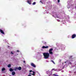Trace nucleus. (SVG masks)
I'll return each mask as SVG.
<instances>
[{
  "instance_id": "obj_1",
  "label": "nucleus",
  "mask_w": 76,
  "mask_h": 76,
  "mask_svg": "<svg viewBox=\"0 0 76 76\" xmlns=\"http://www.w3.org/2000/svg\"><path fill=\"white\" fill-rule=\"evenodd\" d=\"M43 55L44 56V58L45 59L48 58V53H43Z\"/></svg>"
},
{
  "instance_id": "obj_2",
  "label": "nucleus",
  "mask_w": 76,
  "mask_h": 76,
  "mask_svg": "<svg viewBox=\"0 0 76 76\" xmlns=\"http://www.w3.org/2000/svg\"><path fill=\"white\" fill-rule=\"evenodd\" d=\"M53 50V49H50L49 50V52L50 54H53V53L52 52V51Z\"/></svg>"
},
{
  "instance_id": "obj_3",
  "label": "nucleus",
  "mask_w": 76,
  "mask_h": 76,
  "mask_svg": "<svg viewBox=\"0 0 76 76\" xmlns=\"http://www.w3.org/2000/svg\"><path fill=\"white\" fill-rule=\"evenodd\" d=\"M31 66H32V67H36V65H35L34 63H31Z\"/></svg>"
},
{
  "instance_id": "obj_4",
  "label": "nucleus",
  "mask_w": 76,
  "mask_h": 76,
  "mask_svg": "<svg viewBox=\"0 0 76 76\" xmlns=\"http://www.w3.org/2000/svg\"><path fill=\"white\" fill-rule=\"evenodd\" d=\"M0 32L2 34H4V32L1 29H0Z\"/></svg>"
},
{
  "instance_id": "obj_5",
  "label": "nucleus",
  "mask_w": 76,
  "mask_h": 76,
  "mask_svg": "<svg viewBox=\"0 0 76 76\" xmlns=\"http://www.w3.org/2000/svg\"><path fill=\"white\" fill-rule=\"evenodd\" d=\"M33 73L32 74L31 73H29V75H33V76H35V72L33 71Z\"/></svg>"
},
{
  "instance_id": "obj_6",
  "label": "nucleus",
  "mask_w": 76,
  "mask_h": 76,
  "mask_svg": "<svg viewBox=\"0 0 76 76\" xmlns=\"http://www.w3.org/2000/svg\"><path fill=\"white\" fill-rule=\"evenodd\" d=\"M28 3L30 5L31 4V1H27Z\"/></svg>"
},
{
  "instance_id": "obj_7",
  "label": "nucleus",
  "mask_w": 76,
  "mask_h": 76,
  "mask_svg": "<svg viewBox=\"0 0 76 76\" xmlns=\"http://www.w3.org/2000/svg\"><path fill=\"white\" fill-rule=\"evenodd\" d=\"M76 34H73L72 36V38H74L76 37Z\"/></svg>"
},
{
  "instance_id": "obj_8",
  "label": "nucleus",
  "mask_w": 76,
  "mask_h": 76,
  "mask_svg": "<svg viewBox=\"0 0 76 76\" xmlns=\"http://www.w3.org/2000/svg\"><path fill=\"white\" fill-rule=\"evenodd\" d=\"M42 48H48V46H43L42 47Z\"/></svg>"
},
{
  "instance_id": "obj_9",
  "label": "nucleus",
  "mask_w": 76,
  "mask_h": 76,
  "mask_svg": "<svg viewBox=\"0 0 76 76\" xmlns=\"http://www.w3.org/2000/svg\"><path fill=\"white\" fill-rule=\"evenodd\" d=\"M18 69L19 70H21V69H22V68H21V67L19 66L18 68Z\"/></svg>"
},
{
  "instance_id": "obj_10",
  "label": "nucleus",
  "mask_w": 76,
  "mask_h": 76,
  "mask_svg": "<svg viewBox=\"0 0 76 76\" xmlns=\"http://www.w3.org/2000/svg\"><path fill=\"white\" fill-rule=\"evenodd\" d=\"M10 72H12V71H13V70L12 68H10Z\"/></svg>"
},
{
  "instance_id": "obj_11",
  "label": "nucleus",
  "mask_w": 76,
  "mask_h": 76,
  "mask_svg": "<svg viewBox=\"0 0 76 76\" xmlns=\"http://www.w3.org/2000/svg\"><path fill=\"white\" fill-rule=\"evenodd\" d=\"M12 75H15V72H12Z\"/></svg>"
},
{
  "instance_id": "obj_12",
  "label": "nucleus",
  "mask_w": 76,
  "mask_h": 76,
  "mask_svg": "<svg viewBox=\"0 0 76 76\" xmlns=\"http://www.w3.org/2000/svg\"><path fill=\"white\" fill-rule=\"evenodd\" d=\"M18 69V68L15 67L14 68V70H16Z\"/></svg>"
},
{
  "instance_id": "obj_13",
  "label": "nucleus",
  "mask_w": 76,
  "mask_h": 76,
  "mask_svg": "<svg viewBox=\"0 0 76 76\" xmlns=\"http://www.w3.org/2000/svg\"><path fill=\"white\" fill-rule=\"evenodd\" d=\"M5 70V68H3L2 69V71H4Z\"/></svg>"
},
{
  "instance_id": "obj_14",
  "label": "nucleus",
  "mask_w": 76,
  "mask_h": 76,
  "mask_svg": "<svg viewBox=\"0 0 76 76\" xmlns=\"http://www.w3.org/2000/svg\"><path fill=\"white\" fill-rule=\"evenodd\" d=\"M8 67H11V65L10 64L8 65Z\"/></svg>"
},
{
  "instance_id": "obj_15",
  "label": "nucleus",
  "mask_w": 76,
  "mask_h": 76,
  "mask_svg": "<svg viewBox=\"0 0 76 76\" xmlns=\"http://www.w3.org/2000/svg\"><path fill=\"white\" fill-rule=\"evenodd\" d=\"M36 4V2H34L33 4H32L33 5H35Z\"/></svg>"
},
{
  "instance_id": "obj_16",
  "label": "nucleus",
  "mask_w": 76,
  "mask_h": 76,
  "mask_svg": "<svg viewBox=\"0 0 76 76\" xmlns=\"http://www.w3.org/2000/svg\"><path fill=\"white\" fill-rule=\"evenodd\" d=\"M53 76H58V75H56V74H53Z\"/></svg>"
},
{
  "instance_id": "obj_17",
  "label": "nucleus",
  "mask_w": 76,
  "mask_h": 76,
  "mask_svg": "<svg viewBox=\"0 0 76 76\" xmlns=\"http://www.w3.org/2000/svg\"><path fill=\"white\" fill-rule=\"evenodd\" d=\"M29 72H30V73H31V72H33V71H32V70H30Z\"/></svg>"
},
{
  "instance_id": "obj_18",
  "label": "nucleus",
  "mask_w": 76,
  "mask_h": 76,
  "mask_svg": "<svg viewBox=\"0 0 76 76\" xmlns=\"http://www.w3.org/2000/svg\"><path fill=\"white\" fill-rule=\"evenodd\" d=\"M11 54H13V52H11Z\"/></svg>"
},
{
  "instance_id": "obj_19",
  "label": "nucleus",
  "mask_w": 76,
  "mask_h": 76,
  "mask_svg": "<svg viewBox=\"0 0 76 76\" xmlns=\"http://www.w3.org/2000/svg\"><path fill=\"white\" fill-rule=\"evenodd\" d=\"M50 56V54L48 53V57H49Z\"/></svg>"
},
{
  "instance_id": "obj_20",
  "label": "nucleus",
  "mask_w": 76,
  "mask_h": 76,
  "mask_svg": "<svg viewBox=\"0 0 76 76\" xmlns=\"http://www.w3.org/2000/svg\"><path fill=\"white\" fill-rule=\"evenodd\" d=\"M40 3H42V1H40Z\"/></svg>"
},
{
  "instance_id": "obj_21",
  "label": "nucleus",
  "mask_w": 76,
  "mask_h": 76,
  "mask_svg": "<svg viewBox=\"0 0 76 76\" xmlns=\"http://www.w3.org/2000/svg\"><path fill=\"white\" fill-rule=\"evenodd\" d=\"M52 61V62L54 63V64H55V63L54 62V61Z\"/></svg>"
},
{
  "instance_id": "obj_22",
  "label": "nucleus",
  "mask_w": 76,
  "mask_h": 76,
  "mask_svg": "<svg viewBox=\"0 0 76 76\" xmlns=\"http://www.w3.org/2000/svg\"><path fill=\"white\" fill-rule=\"evenodd\" d=\"M52 75V73H51V72H50V75Z\"/></svg>"
},
{
  "instance_id": "obj_23",
  "label": "nucleus",
  "mask_w": 76,
  "mask_h": 76,
  "mask_svg": "<svg viewBox=\"0 0 76 76\" xmlns=\"http://www.w3.org/2000/svg\"><path fill=\"white\" fill-rule=\"evenodd\" d=\"M53 70H55V69H52V71H53Z\"/></svg>"
},
{
  "instance_id": "obj_24",
  "label": "nucleus",
  "mask_w": 76,
  "mask_h": 76,
  "mask_svg": "<svg viewBox=\"0 0 76 76\" xmlns=\"http://www.w3.org/2000/svg\"><path fill=\"white\" fill-rule=\"evenodd\" d=\"M23 63H25V61H23Z\"/></svg>"
},
{
  "instance_id": "obj_25",
  "label": "nucleus",
  "mask_w": 76,
  "mask_h": 76,
  "mask_svg": "<svg viewBox=\"0 0 76 76\" xmlns=\"http://www.w3.org/2000/svg\"><path fill=\"white\" fill-rule=\"evenodd\" d=\"M61 60H59V62H61Z\"/></svg>"
},
{
  "instance_id": "obj_26",
  "label": "nucleus",
  "mask_w": 76,
  "mask_h": 76,
  "mask_svg": "<svg viewBox=\"0 0 76 76\" xmlns=\"http://www.w3.org/2000/svg\"><path fill=\"white\" fill-rule=\"evenodd\" d=\"M17 52H18H18H19V50H17Z\"/></svg>"
},
{
  "instance_id": "obj_27",
  "label": "nucleus",
  "mask_w": 76,
  "mask_h": 76,
  "mask_svg": "<svg viewBox=\"0 0 76 76\" xmlns=\"http://www.w3.org/2000/svg\"><path fill=\"white\" fill-rule=\"evenodd\" d=\"M69 63H70V64H72V63L71 62H69Z\"/></svg>"
},
{
  "instance_id": "obj_28",
  "label": "nucleus",
  "mask_w": 76,
  "mask_h": 76,
  "mask_svg": "<svg viewBox=\"0 0 76 76\" xmlns=\"http://www.w3.org/2000/svg\"><path fill=\"white\" fill-rule=\"evenodd\" d=\"M58 3H59V2H60V0H58Z\"/></svg>"
},
{
  "instance_id": "obj_29",
  "label": "nucleus",
  "mask_w": 76,
  "mask_h": 76,
  "mask_svg": "<svg viewBox=\"0 0 76 76\" xmlns=\"http://www.w3.org/2000/svg\"><path fill=\"white\" fill-rule=\"evenodd\" d=\"M46 44V42H45V43H44V44Z\"/></svg>"
},
{
  "instance_id": "obj_30",
  "label": "nucleus",
  "mask_w": 76,
  "mask_h": 76,
  "mask_svg": "<svg viewBox=\"0 0 76 76\" xmlns=\"http://www.w3.org/2000/svg\"><path fill=\"white\" fill-rule=\"evenodd\" d=\"M28 76H31V75H28Z\"/></svg>"
},
{
  "instance_id": "obj_31",
  "label": "nucleus",
  "mask_w": 76,
  "mask_h": 76,
  "mask_svg": "<svg viewBox=\"0 0 76 76\" xmlns=\"http://www.w3.org/2000/svg\"><path fill=\"white\" fill-rule=\"evenodd\" d=\"M58 22H60V20H58Z\"/></svg>"
},
{
  "instance_id": "obj_32",
  "label": "nucleus",
  "mask_w": 76,
  "mask_h": 76,
  "mask_svg": "<svg viewBox=\"0 0 76 76\" xmlns=\"http://www.w3.org/2000/svg\"><path fill=\"white\" fill-rule=\"evenodd\" d=\"M65 63H66V62H65Z\"/></svg>"
},
{
  "instance_id": "obj_33",
  "label": "nucleus",
  "mask_w": 76,
  "mask_h": 76,
  "mask_svg": "<svg viewBox=\"0 0 76 76\" xmlns=\"http://www.w3.org/2000/svg\"><path fill=\"white\" fill-rule=\"evenodd\" d=\"M48 13L47 12H46V13Z\"/></svg>"
},
{
  "instance_id": "obj_34",
  "label": "nucleus",
  "mask_w": 76,
  "mask_h": 76,
  "mask_svg": "<svg viewBox=\"0 0 76 76\" xmlns=\"http://www.w3.org/2000/svg\"><path fill=\"white\" fill-rule=\"evenodd\" d=\"M45 12H46V10H45Z\"/></svg>"
}]
</instances>
